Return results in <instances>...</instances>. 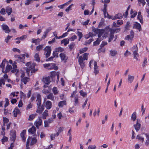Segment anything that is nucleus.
I'll list each match as a JSON object with an SVG mask.
<instances>
[{
	"label": "nucleus",
	"instance_id": "1",
	"mask_svg": "<svg viewBox=\"0 0 149 149\" xmlns=\"http://www.w3.org/2000/svg\"><path fill=\"white\" fill-rule=\"evenodd\" d=\"M88 54L85 53L82 55V56H80L78 58V62L81 67L83 69L85 66V64L84 61L88 59Z\"/></svg>",
	"mask_w": 149,
	"mask_h": 149
},
{
	"label": "nucleus",
	"instance_id": "2",
	"mask_svg": "<svg viewBox=\"0 0 149 149\" xmlns=\"http://www.w3.org/2000/svg\"><path fill=\"white\" fill-rule=\"evenodd\" d=\"M26 65L27 66L26 70V72L28 74H29L30 71L32 73L35 72L38 70L37 69L35 68L36 65L34 63H31V62H29L26 63Z\"/></svg>",
	"mask_w": 149,
	"mask_h": 149
},
{
	"label": "nucleus",
	"instance_id": "3",
	"mask_svg": "<svg viewBox=\"0 0 149 149\" xmlns=\"http://www.w3.org/2000/svg\"><path fill=\"white\" fill-rule=\"evenodd\" d=\"M51 48L50 47L47 46L43 50L45 51L44 54L45 55L46 58L48 57L50 55L51 52Z\"/></svg>",
	"mask_w": 149,
	"mask_h": 149
},
{
	"label": "nucleus",
	"instance_id": "4",
	"mask_svg": "<svg viewBox=\"0 0 149 149\" xmlns=\"http://www.w3.org/2000/svg\"><path fill=\"white\" fill-rule=\"evenodd\" d=\"M42 123L41 118L38 117V119L36 121L34 124L38 129H39V126L42 125Z\"/></svg>",
	"mask_w": 149,
	"mask_h": 149
},
{
	"label": "nucleus",
	"instance_id": "5",
	"mask_svg": "<svg viewBox=\"0 0 149 149\" xmlns=\"http://www.w3.org/2000/svg\"><path fill=\"white\" fill-rule=\"evenodd\" d=\"M10 139L14 142L16 139V131L15 130H12L10 132Z\"/></svg>",
	"mask_w": 149,
	"mask_h": 149
},
{
	"label": "nucleus",
	"instance_id": "6",
	"mask_svg": "<svg viewBox=\"0 0 149 149\" xmlns=\"http://www.w3.org/2000/svg\"><path fill=\"white\" fill-rule=\"evenodd\" d=\"M46 98H45L44 99V101L45 102V104L44 105L45 106L47 109H49L52 108V103L49 100H47L46 101Z\"/></svg>",
	"mask_w": 149,
	"mask_h": 149
},
{
	"label": "nucleus",
	"instance_id": "7",
	"mask_svg": "<svg viewBox=\"0 0 149 149\" xmlns=\"http://www.w3.org/2000/svg\"><path fill=\"white\" fill-rule=\"evenodd\" d=\"M141 121L139 119H137L136 123L134 125V127L136 131L137 132L140 129L141 124H140Z\"/></svg>",
	"mask_w": 149,
	"mask_h": 149
},
{
	"label": "nucleus",
	"instance_id": "8",
	"mask_svg": "<svg viewBox=\"0 0 149 149\" xmlns=\"http://www.w3.org/2000/svg\"><path fill=\"white\" fill-rule=\"evenodd\" d=\"M14 56L16 58H18V59H17L16 60V61L17 62L20 61L23 62L24 61V54H22L20 55H15Z\"/></svg>",
	"mask_w": 149,
	"mask_h": 149
},
{
	"label": "nucleus",
	"instance_id": "9",
	"mask_svg": "<svg viewBox=\"0 0 149 149\" xmlns=\"http://www.w3.org/2000/svg\"><path fill=\"white\" fill-rule=\"evenodd\" d=\"M59 56L62 61H64V62H66V60L68 59V57L66 56L65 53H61L59 55Z\"/></svg>",
	"mask_w": 149,
	"mask_h": 149
},
{
	"label": "nucleus",
	"instance_id": "10",
	"mask_svg": "<svg viewBox=\"0 0 149 149\" xmlns=\"http://www.w3.org/2000/svg\"><path fill=\"white\" fill-rule=\"evenodd\" d=\"M134 28H135L139 30V31H141V28L140 24L137 22H135L133 26Z\"/></svg>",
	"mask_w": 149,
	"mask_h": 149
},
{
	"label": "nucleus",
	"instance_id": "11",
	"mask_svg": "<svg viewBox=\"0 0 149 149\" xmlns=\"http://www.w3.org/2000/svg\"><path fill=\"white\" fill-rule=\"evenodd\" d=\"M42 81L45 84H49L51 82L50 77H46L44 78H43Z\"/></svg>",
	"mask_w": 149,
	"mask_h": 149
},
{
	"label": "nucleus",
	"instance_id": "12",
	"mask_svg": "<svg viewBox=\"0 0 149 149\" xmlns=\"http://www.w3.org/2000/svg\"><path fill=\"white\" fill-rule=\"evenodd\" d=\"M37 99L36 100L37 105V106H41V96L39 94L37 95Z\"/></svg>",
	"mask_w": 149,
	"mask_h": 149
},
{
	"label": "nucleus",
	"instance_id": "13",
	"mask_svg": "<svg viewBox=\"0 0 149 149\" xmlns=\"http://www.w3.org/2000/svg\"><path fill=\"white\" fill-rule=\"evenodd\" d=\"M2 29L5 31L6 33H9L10 32L8 26L6 25L3 24L2 25Z\"/></svg>",
	"mask_w": 149,
	"mask_h": 149
},
{
	"label": "nucleus",
	"instance_id": "14",
	"mask_svg": "<svg viewBox=\"0 0 149 149\" xmlns=\"http://www.w3.org/2000/svg\"><path fill=\"white\" fill-rule=\"evenodd\" d=\"M44 110V107L43 105L41 106H38V108L36 112L38 113L41 114L42 113Z\"/></svg>",
	"mask_w": 149,
	"mask_h": 149
},
{
	"label": "nucleus",
	"instance_id": "15",
	"mask_svg": "<svg viewBox=\"0 0 149 149\" xmlns=\"http://www.w3.org/2000/svg\"><path fill=\"white\" fill-rule=\"evenodd\" d=\"M94 73L95 74H97L99 72V70H98V66L97 65V62L95 61L94 63Z\"/></svg>",
	"mask_w": 149,
	"mask_h": 149
},
{
	"label": "nucleus",
	"instance_id": "16",
	"mask_svg": "<svg viewBox=\"0 0 149 149\" xmlns=\"http://www.w3.org/2000/svg\"><path fill=\"white\" fill-rule=\"evenodd\" d=\"M134 79V76H132L130 74L128 75L127 78L128 82L130 84L132 83L133 82Z\"/></svg>",
	"mask_w": 149,
	"mask_h": 149
},
{
	"label": "nucleus",
	"instance_id": "17",
	"mask_svg": "<svg viewBox=\"0 0 149 149\" xmlns=\"http://www.w3.org/2000/svg\"><path fill=\"white\" fill-rule=\"evenodd\" d=\"M29 78L27 77H23L21 79V81L22 82L21 84H22V83H23L24 84H26L29 81Z\"/></svg>",
	"mask_w": 149,
	"mask_h": 149
},
{
	"label": "nucleus",
	"instance_id": "18",
	"mask_svg": "<svg viewBox=\"0 0 149 149\" xmlns=\"http://www.w3.org/2000/svg\"><path fill=\"white\" fill-rule=\"evenodd\" d=\"M36 131V127L34 126H32L31 128H30L28 130L29 133L32 134H33L35 133Z\"/></svg>",
	"mask_w": 149,
	"mask_h": 149
},
{
	"label": "nucleus",
	"instance_id": "19",
	"mask_svg": "<svg viewBox=\"0 0 149 149\" xmlns=\"http://www.w3.org/2000/svg\"><path fill=\"white\" fill-rule=\"evenodd\" d=\"M12 67L11 65H8L6 66V69L5 71H3V70H2V72L3 73H7L9 72L10 70L12 69Z\"/></svg>",
	"mask_w": 149,
	"mask_h": 149
},
{
	"label": "nucleus",
	"instance_id": "20",
	"mask_svg": "<svg viewBox=\"0 0 149 149\" xmlns=\"http://www.w3.org/2000/svg\"><path fill=\"white\" fill-rule=\"evenodd\" d=\"M26 133V130H24L20 134V136L22 138V140L23 141L25 142L26 141V138L24 136L25 134Z\"/></svg>",
	"mask_w": 149,
	"mask_h": 149
},
{
	"label": "nucleus",
	"instance_id": "21",
	"mask_svg": "<svg viewBox=\"0 0 149 149\" xmlns=\"http://www.w3.org/2000/svg\"><path fill=\"white\" fill-rule=\"evenodd\" d=\"M48 111L46 109L44 111L43 113L42 114V118L43 119H45L46 118V117L48 116Z\"/></svg>",
	"mask_w": 149,
	"mask_h": 149
},
{
	"label": "nucleus",
	"instance_id": "22",
	"mask_svg": "<svg viewBox=\"0 0 149 149\" xmlns=\"http://www.w3.org/2000/svg\"><path fill=\"white\" fill-rule=\"evenodd\" d=\"M20 113V110L17 107H16L13 111V114L14 117H16L17 115Z\"/></svg>",
	"mask_w": 149,
	"mask_h": 149
},
{
	"label": "nucleus",
	"instance_id": "23",
	"mask_svg": "<svg viewBox=\"0 0 149 149\" xmlns=\"http://www.w3.org/2000/svg\"><path fill=\"white\" fill-rule=\"evenodd\" d=\"M13 69L11 71V72L14 73L17 71V66L16 65V63L15 62L13 65Z\"/></svg>",
	"mask_w": 149,
	"mask_h": 149
},
{
	"label": "nucleus",
	"instance_id": "24",
	"mask_svg": "<svg viewBox=\"0 0 149 149\" xmlns=\"http://www.w3.org/2000/svg\"><path fill=\"white\" fill-rule=\"evenodd\" d=\"M69 39L68 38L65 39L61 41V43H64L65 46H66L69 43Z\"/></svg>",
	"mask_w": 149,
	"mask_h": 149
},
{
	"label": "nucleus",
	"instance_id": "25",
	"mask_svg": "<svg viewBox=\"0 0 149 149\" xmlns=\"http://www.w3.org/2000/svg\"><path fill=\"white\" fill-rule=\"evenodd\" d=\"M47 98L48 99H49L53 101L54 100V97L52 93H50L47 95Z\"/></svg>",
	"mask_w": 149,
	"mask_h": 149
},
{
	"label": "nucleus",
	"instance_id": "26",
	"mask_svg": "<svg viewBox=\"0 0 149 149\" xmlns=\"http://www.w3.org/2000/svg\"><path fill=\"white\" fill-rule=\"evenodd\" d=\"M12 8L8 6L6 8V13H8V15H10L12 12Z\"/></svg>",
	"mask_w": 149,
	"mask_h": 149
},
{
	"label": "nucleus",
	"instance_id": "27",
	"mask_svg": "<svg viewBox=\"0 0 149 149\" xmlns=\"http://www.w3.org/2000/svg\"><path fill=\"white\" fill-rule=\"evenodd\" d=\"M66 103L65 101H60L58 104V106L60 107H63L64 105H66Z\"/></svg>",
	"mask_w": 149,
	"mask_h": 149
},
{
	"label": "nucleus",
	"instance_id": "28",
	"mask_svg": "<svg viewBox=\"0 0 149 149\" xmlns=\"http://www.w3.org/2000/svg\"><path fill=\"white\" fill-rule=\"evenodd\" d=\"M137 12L135 11H133L132 9H131L130 12V14L131 15V18H134L135 17L137 14Z\"/></svg>",
	"mask_w": 149,
	"mask_h": 149
},
{
	"label": "nucleus",
	"instance_id": "29",
	"mask_svg": "<svg viewBox=\"0 0 149 149\" xmlns=\"http://www.w3.org/2000/svg\"><path fill=\"white\" fill-rule=\"evenodd\" d=\"M138 51L133 52V55L134 56V59H136V60H138V59L137 58L139 56V54L137 52Z\"/></svg>",
	"mask_w": 149,
	"mask_h": 149
},
{
	"label": "nucleus",
	"instance_id": "30",
	"mask_svg": "<svg viewBox=\"0 0 149 149\" xmlns=\"http://www.w3.org/2000/svg\"><path fill=\"white\" fill-rule=\"evenodd\" d=\"M110 54L112 56H116L117 54V52L116 50H112L110 51Z\"/></svg>",
	"mask_w": 149,
	"mask_h": 149
},
{
	"label": "nucleus",
	"instance_id": "31",
	"mask_svg": "<svg viewBox=\"0 0 149 149\" xmlns=\"http://www.w3.org/2000/svg\"><path fill=\"white\" fill-rule=\"evenodd\" d=\"M110 31L111 33H117L120 31V29L119 28H115L114 29H110Z\"/></svg>",
	"mask_w": 149,
	"mask_h": 149
},
{
	"label": "nucleus",
	"instance_id": "32",
	"mask_svg": "<svg viewBox=\"0 0 149 149\" xmlns=\"http://www.w3.org/2000/svg\"><path fill=\"white\" fill-rule=\"evenodd\" d=\"M50 30L49 29H47L44 32L43 35L42 37V39H44L47 36V34L48 33Z\"/></svg>",
	"mask_w": 149,
	"mask_h": 149
},
{
	"label": "nucleus",
	"instance_id": "33",
	"mask_svg": "<svg viewBox=\"0 0 149 149\" xmlns=\"http://www.w3.org/2000/svg\"><path fill=\"white\" fill-rule=\"evenodd\" d=\"M101 39L99 38H97L96 41L93 42V45L96 46L98 45L100 43Z\"/></svg>",
	"mask_w": 149,
	"mask_h": 149
},
{
	"label": "nucleus",
	"instance_id": "34",
	"mask_svg": "<svg viewBox=\"0 0 149 149\" xmlns=\"http://www.w3.org/2000/svg\"><path fill=\"white\" fill-rule=\"evenodd\" d=\"M44 45H40L36 47V50L38 51H40L42 49Z\"/></svg>",
	"mask_w": 149,
	"mask_h": 149
},
{
	"label": "nucleus",
	"instance_id": "35",
	"mask_svg": "<svg viewBox=\"0 0 149 149\" xmlns=\"http://www.w3.org/2000/svg\"><path fill=\"white\" fill-rule=\"evenodd\" d=\"M92 31L94 32L95 33V34H96H96H97L100 31V29H96L95 27H94L93 26L92 27Z\"/></svg>",
	"mask_w": 149,
	"mask_h": 149
},
{
	"label": "nucleus",
	"instance_id": "36",
	"mask_svg": "<svg viewBox=\"0 0 149 149\" xmlns=\"http://www.w3.org/2000/svg\"><path fill=\"white\" fill-rule=\"evenodd\" d=\"M136 118V113L134 112L132 114L131 116V119L133 121H134Z\"/></svg>",
	"mask_w": 149,
	"mask_h": 149
},
{
	"label": "nucleus",
	"instance_id": "37",
	"mask_svg": "<svg viewBox=\"0 0 149 149\" xmlns=\"http://www.w3.org/2000/svg\"><path fill=\"white\" fill-rule=\"evenodd\" d=\"M104 16L106 17H108L109 19L111 18V17L108 13L107 10H103Z\"/></svg>",
	"mask_w": 149,
	"mask_h": 149
},
{
	"label": "nucleus",
	"instance_id": "38",
	"mask_svg": "<svg viewBox=\"0 0 149 149\" xmlns=\"http://www.w3.org/2000/svg\"><path fill=\"white\" fill-rule=\"evenodd\" d=\"M55 51H56L57 52H62L64 51V49L61 47H59L56 48L55 49Z\"/></svg>",
	"mask_w": 149,
	"mask_h": 149
},
{
	"label": "nucleus",
	"instance_id": "39",
	"mask_svg": "<svg viewBox=\"0 0 149 149\" xmlns=\"http://www.w3.org/2000/svg\"><path fill=\"white\" fill-rule=\"evenodd\" d=\"M26 37L27 36L26 35H24L20 37L17 38H16L15 40H22L25 39L26 38Z\"/></svg>",
	"mask_w": 149,
	"mask_h": 149
},
{
	"label": "nucleus",
	"instance_id": "40",
	"mask_svg": "<svg viewBox=\"0 0 149 149\" xmlns=\"http://www.w3.org/2000/svg\"><path fill=\"white\" fill-rule=\"evenodd\" d=\"M34 58L35 60H36L37 61L39 62L40 61V59L38 53H36L35 54L34 56Z\"/></svg>",
	"mask_w": 149,
	"mask_h": 149
},
{
	"label": "nucleus",
	"instance_id": "41",
	"mask_svg": "<svg viewBox=\"0 0 149 149\" xmlns=\"http://www.w3.org/2000/svg\"><path fill=\"white\" fill-rule=\"evenodd\" d=\"M132 51L133 52L138 51V48L136 45H134L131 49Z\"/></svg>",
	"mask_w": 149,
	"mask_h": 149
},
{
	"label": "nucleus",
	"instance_id": "42",
	"mask_svg": "<svg viewBox=\"0 0 149 149\" xmlns=\"http://www.w3.org/2000/svg\"><path fill=\"white\" fill-rule=\"evenodd\" d=\"M133 39V38H132L130 35H127L125 38V40H127L131 42L132 40Z\"/></svg>",
	"mask_w": 149,
	"mask_h": 149
},
{
	"label": "nucleus",
	"instance_id": "43",
	"mask_svg": "<svg viewBox=\"0 0 149 149\" xmlns=\"http://www.w3.org/2000/svg\"><path fill=\"white\" fill-rule=\"evenodd\" d=\"M136 139L140 141L143 142L144 140V138L142 137L140 135H138L136 136Z\"/></svg>",
	"mask_w": 149,
	"mask_h": 149
},
{
	"label": "nucleus",
	"instance_id": "44",
	"mask_svg": "<svg viewBox=\"0 0 149 149\" xmlns=\"http://www.w3.org/2000/svg\"><path fill=\"white\" fill-rule=\"evenodd\" d=\"M75 46V44L74 42L71 43L69 45V48L70 50L71 51L74 48Z\"/></svg>",
	"mask_w": 149,
	"mask_h": 149
},
{
	"label": "nucleus",
	"instance_id": "45",
	"mask_svg": "<svg viewBox=\"0 0 149 149\" xmlns=\"http://www.w3.org/2000/svg\"><path fill=\"white\" fill-rule=\"evenodd\" d=\"M104 31L103 30L100 29V31L98 33V38H99L101 37L102 34L104 33Z\"/></svg>",
	"mask_w": 149,
	"mask_h": 149
},
{
	"label": "nucleus",
	"instance_id": "46",
	"mask_svg": "<svg viewBox=\"0 0 149 149\" xmlns=\"http://www.w3.org/2000/svg\"><path fill=\"white\" fill-rule=\"evenodd\" d=\"M88 49V48L87 47H84L81 49H80L79 50V52L80 54H82L84 52L86 51Z\"/></svg>",
	"mask_w": 149,
	"mask_h": 149
},
{
	"label": "nucleus",
	"instance_id": "47",
	"mask_svg": "<svg viewBox=\"0 0 149 149\" xmlns=\"http://www.w3.org/2000/svg\"><path fill=\"white\" fill-rule=\"evenodd\" d=\"M5 104L4 105L5 108L9 104V101L8 98L5 99Z\"/></svg>",
	"mask_w": 149,
	"mask_h": 149
},
{
	"label": "nucleus",
	"instance_id": "48",
	"mask_svg": "<svg viewBox=\"0 0 149 149\" xmlns=\"http://www.w3.org/2000/svg\"><path fill=\"white\" fill-rule=\"evenodd\" d=\"M115 16L117 19L122 18L123 16L120 13H118L117 14H116L115 15Z\"/></svg>",
	"mask_w": 149,
	"mask_h": 149
},
{
	"label": "nucleus",
	"instance_id": "49",
	"mask_svg": "<svg viewBox=\"0 0 149 149\" xmlns=\"http://www.w3.org/2000/svg\"><path fill=\"white\" fill-rule=\"evenodd\" d=\"M64 128L63 127H60L58 130V131L56 133V136H58L59 134L63 130Z\"/></svg>",
	"mask_w": 149,
	"mask_h": 149
},
{
	"label": "nucleus",
	"instance_id": "50",
	"mask_svg": "<svg viewBox=\"0 0 149 149\" xmlns=\"http://www.w3.org/2000/svg\"><path fill=\"white\" fill-rule=\"evenodd\" d=\"M3 124L4 126H5V123H8L9 122V119L6 118V117H3Z\"/></svg>",
	"mask_w": 149,
	"mask_h": 149
},
{
	"label": "nucleus",
	"instance_id": "51",
	"mask_svg": "<svg viewBox=\"0 0 149 149\" xmlns=\"http://www.w3.org/2000/svg\"><path fill=\"white\" fill-rule=\"evenodd\" d=\"M6 61V59H4L2 61V63L1 64L0 67L1 68H4V67L5 65V64Z\"/></svg>",
	"mask_w": 149,
	"mask_h": 149
},
{
	"label": "nucleus",
	"instance_id": "52",
	"mask_svg": "<svg viewBox=\"0 0 149 149\" xmlns=\"http://www.w3.org/2000/svg\"><path fill=\"white\" fill-rule=\"evenodd\" d=\"M137 19L139 20L141 24H142L143 23V17L142 15L137 16Z\"/></svg>",
	"mask_w": 149,
	"mask_h": 149
},
{
	"label": "nucleus",
	"instance_id": "53",
	"mask_svg": "<svg viewBox=\"0 0 149 149\" xmlns=\"http://www.w3.org/2000/svg\"><path fill=\"white\" fill-rule=\"evenodd\" d=\"M33 104L31 103H30L27 105L26 108V110H27L30 109L32 108L33 107Z\"/></svg>",
	"mask_w": 149,
	"mask_h": 149
},
{
	"label": "nucleus",
	"instance_id": "54",
	"mask_svg": "<svg viewBox=\"0 0 149 149\" xmlns=\"http://www.w3.org/2000/svg\"><path fill=\"white\" fill-rule=\"evenodd\" d=\"M52 91L54 95H56L58 93V91L57 88L56 87H54L52 89Z\"/></svg>",
	"mask_w": 149,
	"mask_h": 149
},
{
	"label": "nucleus",
	"instance_id": "55",
	"mask_svg": "<svg viewBox=\"0 0 149 149\" xmlns=\"http://www.w3.org/2000/svg\"><path fill=\"white\" fill-rule=\"evenodd\" d=\"M114 38V35L113 34V33H111L110 34V37L109 38L108 42H110L112 40H113Z\"/></svg>",
	"mask_w": 149,
	"mask_h": 149
},
{
	"label": "nucleus",
	"instance_id": "56",
	"mask_svg": "<svg viewBox=\"0 0 149 149\" xmlns=\"http://www.w3.org/2000/svg\"><path fill=\"white\" fill-rule=\"evenodd\" d=\"M36 115V114L35 115L31 114L29 116V120H33L35 117V116Z\"/></svg>",
	"mask_w": 149,
	"mask_h": 149
},
{
	"label": "nucleus",
	"instance_id": "57",
	"mask_svg": "<svg viewBox=\"0 0 149 149\" xmlns=\"http://www.w3.org/2000/svg\"><path fill=\"white\" fill-rule=\"evenodd\" d=\"M147 63V59L146 57H145L144 58V61L142 64L143 67H144L145 65Z\"/></svg>",
	"mask_w": 149,
	"mask_h": 149
},
{
	"label": "nucleus",
	"instance_id": "58",
	"mask_svg": "<svg viewBox=\"0 0 149 149\" xmlns=\"http://www.w3.org/2000/svg\"><path fill=\"white\" fill-rule=\"evenodd\" d=\"M77 38V37L75 35H74L72 36L69 39L71 41H73L75 39Z\"/></svg>",
	"mask_w": 149,
	"mask_h": 149
},
{
	"label": "nucleus",
	"instance_id": "59",
	"mask_svg": "<svg viewBox=\"0 0 149 149\" xmlns=\"http://www.w3.org/2000/svg\"><path fill=\"white\" fill-rule=\"evenodd\" d=\"M56 72L55 71H53L51 72L50 73L51 74L50 75V76L51 78H53L54 77L55 75H56Z\"/></svg>",
	"mask_w": 149,
	"mask_h": 149
},
{
	"label": "nucleus",
	"instance_id": "60",
	"mask_svg": "<svg viewBox=\"0 0 149 149\" xmlns=\"http://www.w3.org/2000/svg\"><path fill=\"white\" fill-rule=\"evenodd\" d=\"M37 139L35 138H32L31 142V145H32L35 144L37 142Z\"/></svg>",
	"mask_w": 149,
	"mask_h": 149
},
{
	"label": "nucleus",
	"instance_id": "61",
	"mask_svg": "<svg viewBox=\"0 0 149 149\" xmlns=\"http://www.w3.org/2000/svg\"><path fill=\"white\" fill-rule=\"evenodd\" d=\"M58 53L56 51L54 52L53 53V55L54 57L58 58Z\"/></svg>",
	"mask_w": 149,
	"mask_h": 149
},
{
	"label": "nucleus",
	"instance_id": "62",
	"mask_svg": "<svg viewBox=\"0 0 149 149\" xmlns=\"http://www.w3.org/2000/svg\"><path fill=\"white\" fill-rule=\"evenodd\" d=\"M52 65V64H44L43 66L45 68L47 67L48 69H51V68H49V67Z\"/></svg>",
	"mask_w": 149,
	"mask_h": 149
},
{
	"label": "nucleus",
	"instance_id": "63",
	"mask_svg": "<svg viewBox=\"0 0 149 149\" xmlns=\"http://www.w3.org/2000/svg\"><path fill=\"white\" fill-rule=\"evenodd\" d=\"M96 147L95 145H90L88 147V149H95Z\"/></svg>",
	"mask_w": 149,
	"mask_h": 149
},
{
	"label": "nucleus",
	"instance_id": "64",
	"mask_svg": "<svg viewBox=\"0 0 149 149\" xmlns=\"http://www.w3.org/2000/svg\"><path fill=\"white\" fill-rule=\"evenodd\" d=\"M80 93L81 95L83 97H85L87 95L86 93L83 92L82 90L80 91Z\"/></svg>",
	"mask_w": 149,
	"mask_h": 149
}]
</instances>
